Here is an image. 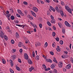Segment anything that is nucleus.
<instances>
[{
    "mask_svg": "<svg viewBox=\"0 0 73 73\" xmlns=\"http://www.w3.org/2000/svg\"><path fill=\"white\" fill-rule=\"evenodd\" d=\"M5 39L6 41L8 40V37L7 36H6V35H5Z\"/></svg>",
    "mask_w": 73,
    "mask_h": 73,
    "instance_id": "nucleus-36",
    "label": "nucleus"
},
{
    "mask_svg": "<svg viewBox=\"0 0 73 73\" xmlns=\"http://www.w3.org/2000/svg\"><path fill=\"white\" fill-rule=\"evenodd\" d=\"M16 37L17 38H19V35L17 32L16 33Z\"/></svg>",
    "mask_w": 73,
    "mask_h": 73,
    "instance_id": "nucleus-13",
    "label": "nucleus"
},
{
    "mask_svg": "<svg viewBox=\"0 0 73 73\" xmlns=\"http://www.w3.org/2000/svg\"><path fill=\"white\" fill-rule=\"evenodd\" d=\"M64 24L67 27H71V25H70V24H69L67 21H65L64 22Z\"/></svg>",
    "mask_w": 73,
    "mask_h": 73,
    "instance_id": "nucleus-2",
    "label": "nucleus"
},
{
    "mask_svg": "<svg viewBox=\"0 0 73 73\" xmlns=\"http://www.w3.org/2000/svg\"><path fill=\"white\" fill-rule=\"evenodd\" d=\"M9 12L8 11H7L6 12V14H9Z\"/></svg>",
    "mask_w": 73,
    "mask_h": 73,
    "instance_id": "nucleus-61",
    "label": "nucleus"
},
{
    "mask_svg": "<svg viewBox=\"0 0 73 73\" xmlns=\"http://www.w3.org/2000/svg\"><path fill=\"white\" fill-rule=\"evenodd\" d=\"M24 12L26 15H27V13H28V11L27 10H25V11Z\"/></svg>",
    "mask_w": 73,
    "mask_h": 73,
    "instance_id": "nucleus-45",
    "label": "nucleus"
},
{
    "mask_svg": "<svg viewBox=\"0 0 73 73\" xmlns=\"http://www.w3.org/2000/svg\"><path fill=\"white\" fill-rule=\"evenodd\" d=\"M55 9L56 11H58V7H56L55 8Z\"/></svg>",
    "mask_w": 73,
    "mask_h": 73,
    "instance_id": "nucleus-57",
    "label": "nucleus"
},
{
    "mask_svg": "<svg viewBox=\"0 0 73 73\" xmlns=\"http://www.w3.org/2000/svg\"><path fill=\"white\" fill-rule=\"evenodd\" d=\"M57 48H56V50H57V52H60L61 51V49L60 48V46H57Z\"/></svg>",
    "mask_w": 73,
    "mask_h": 73,
    "instance_id": "nucleus-8",
    "label": "nucleus"
},
{
    "mask_svg": "<svg viewBox=\"0 0 73 73\" xmlns=\"http://www.w3.org/2000/svg\"><path fill=\"white\" fill-rule=\"evenodd\" d=\"M11 19L12 20H13L15 19V17L13 15H12L11 17Z\"/></svg>",
    "mask_w": 73,
    "mask_h": 73,
    "instance_id": "nucleus-23",
    "label": "nucleus"
},
{
    "mask_svg": "<svg viewBox=\"0 0 73 73\" xmlns=\"http://www.w3.org/2000/svg\"><path fill=\"white\" fill-rule=\"evenodd\" d=\"M63 70L64 72H66V69L65 68H63Z\"/></svg>",
    "mask_w": 73,
    "mask_h": 73,
    "instance_id": "nucleus-59",
    "label": "nucleus"
},
{
    "mask_svg": "<svg viewBox=\"0 0 73 73\" xmlns=\"http://www.w3.org/2000/svg\"><path fill=\"white\" fill-rule=\"evenodd\" d=\"M60 15L62 17H63L64 16V13L60 14Z\"/></svg>",
    "mask_w": 73,
    "mask_h": 73,
    "instance_id": "nucleus-55",
    "label": "nucleus"
},
{
    "mask_svg": "<svg viewBox=\"0 0 73 73\" xmlns=\"http://www.w3.org/2000/svg\"><path fill=\"white\" fill-rule=\"evenodd\" d=\"M54 44H55V42L53 43L52 44V46L54 48V47H55V45H54Z\"/></svg>",
    "mask_w": 73,
    "mask_h": 73,
    "instance_id": "nucleus-53",
    "label": "nucleus"
},
{
    "mask_svg": "<svg viewBox=\"0 0 73 73\" xmlns=\"http://www.w3.org/2000/svg\"><path fill=\"white\" fill-rule=\"evenodd\" d=\"M31 13L32 15L33 16H34L35 17H36V14L33 11H31Z\"/></svg>",
    "mask_w": 73,
    "mask_h": 73,
    "instance_id": "nucleus-7",
    "label": "nucleus"
},
{
    "mask_svg": "<svg viewBox=\"0 0 73 73\" xmlns=\"http://www.w3.org/2000/svg\"><path fill=\"white\" fill-rule=\"evenodd\" d=\"M35 45L36 46H40V43L37 42Z\"/></svg>",
    "mask_w": 73,
    "mask_h": 73,
    "instance_id": "nucleus-24",
    "label": "nucleus"
},
{
    "mask_svg": "<svg viewBox=\"0 0 73 73\" xmlns=\"http://www.w3.org/2000/svg\"><path fill=\"white\" fill-rule=\"evenodd\" d=\"M16 69L18 70V71H20V68L19 66H16Z\"/></svg>",
    "mask_w": 73,
    "mask_h": 73,
    "instance_id": "nucleus-19",
    "label": "nucleus"
},
{
    "mask_svg": "<svg viewBox=\"0 0 73 73\" xmlns=\"http://www.w3.org/2000/svg\"><path fill=\"white\" fill-rule=\"evenodd\" d=\"M11 73H14V71L11 68L9 69Z\"/></svg>",
    "mask_w": 73,
    "mask_h": 73,
    "instance_id": "nucleus-25",
    "label": "nucleus"
},
{
    "mask_svg": "<svg viewBox=\"0 0 73 73\" xmlns=\"http://www.w3.org/2000/svg\"><path fill=\"white\" fill-rule=\"evenodd\" d=\"M71 68V65L70 64H68L67 66H66V69H70Z\"/></svg>",
    "mask_w": 73,
    "mask_h": 73,
    "instance_id": "nucleus-6",
    "label": "nucleus"
},
{
    "mask_svg": "<svg viewBox=\"0 0 73 73\" xmlns=\"http://www.w3.org/2000/svg\"><path fill=\"white\" fill-rule=\"evenodd\" d=\"M58 65H59V68H62V64H58Z\"/></svg>",
    "mask_w": 73,
    "mask_h": 73,
    "instance_id": "nucleus-44",
    "label": "nucleus"
},
{
    "mask_svg": "<svg viewBox=\"0 0 73 73\" xmlns=\"http://www.w3.org/2000/svg\"><path fill=\"white\" fill-rule=\"evenodd\" d=\"M58 25L59 27H60L61 28H62V24H61V23H58Z\"/></svg>",
    "mask_w": 73,
    "mask_h": 73,
    "instance_id": "nucleus-21",
    "label": "nucleus"
},
{
    "mask_svg": "<svg viewBox=\"0 0 73 73\" xmlns=\"http://www.w3.org/2000/svg\"><path fill=\"white\" fill-rule=\"evenodd\" d=\"M53 71L54 72H55V73H57V70L56 69H54Z\"/></svg>",
    "mask_w": 73,
    "mask_h": 73,
    "instance_id": "nucleus-35",
    "label": "nucleus"
},
{
    "mask_svg": "<svg viewBox=\"0 0 73 73\" xmlns=\"http://www.w3.org/2000/svg\"><path fill=\"white\" fill-rule=\"evenodd\" d=\"M15 23H16V24H18L19 23V21H18V20H17L15 21Z\"/></svg>",
    "mask_w": 73,
    "mask_h": 73,
    "instance_id": "nucleus-50",
    "label": "nucleus"
},
{
    "mask_svg": "<svg viewBox=\"0 0 73 73\" xmlns=\"http://www.w3.org/2000/svg\"><path fill=\"white\" fill-rule=\"evenodd\" d=\"M52 20L51 21V23H53V24H54V23H55V21H54V20Z\"/></svg>",
    "mask_w": 73,
    "mask_h": 73,
    "instance_id": "nucleus-32",
    "label": "nucleus"
},
{
    "mask_svg": "<svg viewBox=\"0 0 73 73\" xmlns=\"http://www.w3.org/2000/svg\"><path fill=\"white\" fill-rule=\"evenodd\" d=\"M65 7L66 10L68 11V12H69V13H72V11H73V9H70V8L68 6H66H66H65Z\"/></svg>",
    "mask_w": 73,
    "mask_h": 73,
    "instance_id": "nucleus-1",
    "label": "nucleus"
},
{
    "mask_svg": "<svg viewBox=\"0 0 73 73\" xmlns=\"http://www.w3.org/2000/svg\"><path fill=\"white\" fill-rule=\"evenodd\" d=\"M50 9H51V10H52V11H53V12H55V9H54V8L52 7V6H50Z\"/></svg>",
    "mask_w": 73,
    "mask_h": 73,
    "instance_id": "nucleus-12",
    "label": "nucleus"
},
{
    "mask_svg": "<svg viewBox=\"0 0 73 73\" xmlns=\"http://www.w3.org/2000/svg\"><path fill=\"white\" fill-rule=\"evenodd\" d=\"M55 39L57 41H59V38L57 37Z\"/></svg>",
    "mask_w": 73,
    "mask_h": 73,
    "instance_id": "nucleus-41",
    "label": "nucleus"
},
{
    "mask_svg": "<svg viewBox=\"0 0 73 73\" xmlns=\"http://www.w3.org/2000/svg\"><path fill=\"white\" fill-rule=\"evenodd\" d=\"M0 36L2 38H4V33L3 32H1V33L0 34Z\"/></svg>",
    "mask_w": 73,
    "mask_h": 73,
    "instance_id": "nucleus-5",
    "label": "nucleus"
},
{
    "mask_svg": "<svg viewBox=\"0 0 73 73\" xmlns=\"http://www.w3.org/2000/svg\"><path fill=\"white\" fill-rule=\"evenodd\" d=\"M50 70V68H47V69L46 68L45 69V70L46 71H48V70Z\"/></svg>",
    "mask_w": 73,
    "mask_h": 73,
    "instance_id": "nucleus-31",
    "label": "nucleus"
},
{
    "mask_svg": "<svg viewBox=\"0 0 73 73\" xmlns=\"http://www.w3.org/2000/svg\"><path fill=\"white\" fill-rule=\"evenodd\" d=\"M53 1L56 2V3H58V0H53Z\"/></svg>",
    "mask_w": 73,
    "mask_h": 73,
    "instance_id": "nucleus-49",
    "label": "nucleus"
},
{
    "mask_svg": "<svg viewBox=\"0 0 73 73\" xmlns=\"http://www.w3.org/2000/svg\"><path fill=\"white\" fill-rule=\"evenodd\" d=\"M42 66H43V68H44V69H46V66H45V65L43 64L42 65Z\"/></svg>",
    "mask_w": 73,
    "mask_h": 73,
    "instance_id": "nucleus-40",
    "label": "nucleus"
},
{
    "mask_svg": "<svg viewBox=\"0 0 73 73\" xmlns=\"http://www.w3.org/2000/svg\"><path fill=\"white\" fill-rule=\"evenodd\" d=\"M51 68L52 69H54V64H52L51 66Z\"/></svg>",
    "mask_w": 73,
    "mask_h": 73,
    "instance_id": "nucleus-26",
    "label": "nucleus"
},
{
    "mask_svg": "<svg viewBox=\"0 0 73 73\" xmlns=\"http://www.w3.org/2000/svg\"><path fill=\"white\" fill-rule=\"evenodd\" d=\"M64 53H65V54H67V53H68V51H64Z\"/></svg>",
    "mask_w": 73,
    "mask_h": 73,
    "instance_id": "nucleus-63",
    "label": "nucleus"
},
{
    "mask_svg": "<svg viewBox=\"0 0 73 73\" xmlns=\"http://www.w3.org/2000/svg\"><path fill=\"white\" fill-rule=\"evenodd\" d=\"M22 45H23V44H21V42L19 43V44H18V46L19 47H21Z\"/></svg>",
    "mask_w": 73,
    "mask_h": 73,
    "instance_id": "nucleus-27",
    "label": "nucleus"
},
{
    "mask_svg": "<svg viewBox=\"0 0 73 73\" xmlns=\"http://www.w3.org/2000/svg\"><path fill=\"white\" fill-rule=\"evenodd\" d=\"M51 18L52 19V20H54V17H53V16L52 15H51Z\"/></svg>",
    "mask_w": 73,
    "mask_h": 73,
    "instance_id": "nucleus-38",
    "label": "nucleus"
},
{
    "mask_svg": "<svg viewBox=\"0 0 73 73\" xmlns=\"http://www.w3.org/2000/svg\"><path fill=\"white\" fill-rule=\"evenodd\" d=\"M24 57L25 59H26V60H28V58H29V57H28V54H27V53H24Z\"/></svg>",
    "mask_w": 73,
    "mask_h": 73,
    "instance_id": "nucleus-3",
    "label": "nucleus"
},
{
    "mask_svg": "<svg viewBox=\"0 0 73 73\" xmlns=\"http://www.w3.org/2000/svg\"><path fill=\"white\" fill-rule=\"evenodd\" d=\"M20 14L21 15V16H23L24 15V14L22 13V12Z\"/></svg>",
    "mask_w": 73,
    "mask_h": 73,
    "instance_id": "nucleus-64",
    "label": "nucleus"
},
{
    "mask_svg": "<svg viewBox=\"0 0 73 73\" xmlns=\"http://www.w3.org/2000/svg\"><path fill=\"white\" fill-rule=\"evenodd\" d=\"M17 12L19 13V14H20V13L21 12V11L20 10H17Z\"/></svg>",
    "mask_w": 73,
    "mask_h": 73,
    "instance_id": "nucleus-37",
    "label": "nucleus"
},
{
    "mask_svg": "<svg viewBox=\"0 0 73 73\" xmlns=\"http://www.w3.org/2000/svg\"><path fill=\"white\" fill-rule=\"evenodd\" d=\"M33 10L35 12H37L38 11V9L36 7H33Z\"/></svg>",
    "mask_w": 73,
    "mask_h": 73,
    "instance_id": "nucleus-4",
    "label": "nucleus"
},
{
    "mask_svg": "<svg viewBox=\"0 0 73 73\" xmlns=\"http://www.w3.org/2000/svg\"><path fill=\"white\" fill-rule=\"evenodd\" d=\"M34 69V68L33 67H31L29 68V72H32V70Z\"/></svg>",
    "mask_w": 73,
    "mask_h": 73,
    "instance_id": "nucleus-16",
    "label": "nucleus"
},
{
    "mask_svg": "<svg viewBox=\"0 0 73 73\" xmlns=\"http://www.w3.org/2000/svg\"><path fill=\"white\" fill-rule=\"evenodd\" d=\"M10 10L11 11H10L11 12H12V13H13V11L12 9H10Z\"/></svg>",
    "mask_w": 73,
    "mask_h": 73,
    "instance_id": "nucleus-51",
    "label": "nucleus"
},
{
    "mask_svg": "<svg viewBox=\"0 0 73 73\" xmlns=\"http://www.w3.org/2000/svg\"><path fill=\"white\" fill-rule=\"evenodd\" d=\"M45 45L46 46V47H47V46H48V43L47 42H46V43L45 44Z\"/></svg>",
    "mask_w": 73,
    "mask_h": 73,
    "instance_id": "nucleus-54",
    "label": "nucleus"
},
{
    "mask_svg": "<svg viewBox=\"0 0 73 73\" xmlns=\"http://www.w3.org/2000/svg\"><path fill=\"white\" fill-rule=\"evenodd\" d=\"M60 44L61 45H62L64 43V42H63V41L61 40L59 42Z\"/></svg>",
    "mask_w": 73,
    "mask_h": 73,
    "instance_id": "nucleus-29",
    "label": "nucleus"
},
{
    "mask_svg": "<svg viewBox=\"0 0 73 73\" xmlns=\"http://www.w3.org/2000/svg\"><path fill=\"white\" fill-rule=\"evenodd\" d=\"M2 62L3 63V64H5L6 62H5V60H4V59H2Z\"/></svg>",
    "mask_w": 73,
    "mask_h": 73,
    "instance_id": "nucleus-28",
    "label": "nucleus"
},
{
    "mask_svg": "<svg viewBox=\"0 0 73 73\" xmlns=\"http://www.w3.org/2000/svg\"><path fill=\"white\" fill-rule=\"evenodd\" d=\"M10 62L11 63V66H13V61L11 59H10Z\"/></svg>",
    "mask_w": 73,
    "mask_h": 73,
    "instance_id": "nucleus-10",
    "label": "nucleus"
},
{
    "mask_svg": "<svg viewBox=\"0 0 73 73\" xmlns=\"http://www.w3.org/2000/svg\"><path fill=\"white\" fill-rule=\"evenodd\" d=\"M11 44H14L15 43V42L14 41V40H13V39H12V40H11Z\"/></svg>",
    "mask_w": 73,
    "mask_h": 73,
    "instance_id": "nucleus-33",
    "label": "nucleus"
},
{
    "mask_svg": "<svg viewBox=\"0 0 73 73\" xmlns=\"http://www.w3.org/2000/svg\"><path fill=\"white\" fill-rule=\"evenodd\" d=\"M50 54L51 55H54V53L53 51L50 52Z\"/></svg>",
    "mask_w": 73,
    "mask_h": 73,
    "instance_id": "nucleus-39",
    "label": "nucleus"
},
{
    "mask_svg": "<svg viewBox=\"0 0 73 73\" xmlns=\"http://www.w3.org/2000/svg\"><path fill=\"white\" fill-rule=\"evenodd\" d=\"M40 28H42V25L41 24H40L39 25Z\"/></svg>",
    "mask_w": 73,
    "mask_h": 73,
    "instance_id": "nucleus-48",
    "label": "nucleus"
},
{
    "mask_svg": "<svg viewBox=\"0 0 73 73\" xmlns=\"http://www.w3.org/2000/svg\"><path fill=\"white\" fill-rule=\"evenodd\" d=\"M62 32H63V33H64V34H65V29H62Z\"/></svg>",
    "mask_w": 73,
    "mask_h": 73,
    "instance_id": "nucleus-34",
    "label": "nucleus"
},
{
    "mask_svg": "<svg viewBox=\"0 0 73 73\" xmlns=\"http://www.w3.org/2000/svg\"><path fill=\"white\" fill-rule=\"evenodd\" d=\"M52 35L53 37H54L56 36V33L54 32H53L52 34Z\"/></svg>",
    "mask_w": 73,
    "mask_h": 73,
    "instance_id": "nucleus-30",
    "label": "nucleus"
},
{
    "mask_svg": "<svg viewBox=\"0 0 73 73\" xmlns=\"http://www.w3.org/2000/svg\"><path fill=\"white\" fill-rule=\"evenodd\" d=\"M28 62L29 64H32V61L31 60H30L29 59H28Z\"/></svg>",
    "mask_w": 73,
    "mask_h": 73,
    "instance_id": "nucleus-11",
    "label": "nucleus"
},
{
    "mask_svg": "<svg viewBox=\"0 0 73 73\" xmlns=\"http://www.w3.org/2000/svg\"><path fill=\"white\" fill-rule=\"evenodd\" d=\"M17 16L18 17H20V15L18 14H16Z\"/></svg>",
    "mask_w": 73,
    "mask_h": 73,
    "instance_id": "nucleus-47",
    "label": "nucleus"
},
{
    "mask_svg": "<svg viewBox=\"0 0 73 73\" xmlns=\"http://www.w3.org/2000/svg\"><path fill=\"white\" fill-rule=\"evenodd\" d=\"M11 57H13V60H15V59L16 57V56L15 55H13Z\"/></svg>",
    "mask_w": 73,
    "mask_h": 73,
    "instance_id": "nucleus-22",
    "label": "nucleus"
},
{
    "mask_svg": "<svg viewBox=\"0 0 73 73\" xmlns=\"http://www.w3.org/2000/svg\"><path fill=\"white\" fill-rule=\"evenodd\" d=\"M53 58H54V60H53L54 62H56V64H57V63H58V62H57V61L56 60V58L54 57Z\"/></svg>",
    "mask_w": 73,
    "mask_h": 73,
    "instance_id": "nucleus-14",
    "label": "nucleus"
},
{
    "mask_svg": "<svg viewBox=\"0 0 73 73\" xmlns=\"http://www.w3.org/2000/svg\"><path fill=\"white\" fill-rule=\"evenodd\" d=\"M47 25H48V26H50V27H51V26H52L51 23H50V22L49 21H47Z\"/></svg>",
    "mask_w": 73,
    "mask_h": 73,
    "instance_id": "nucleus-17",
    "label": "nucleus"
},
{
    "mask_svg": "<svg viewBox=\"0 0 73 73\" xmlns=\"http://www.w3.org/2000/svg\"><path fill=\"white\" fill-rule=\"evenodd\" d=\"M17 25V26H18V27H22V26H23V28H24V27H25V26L24 25Z\"/></svg>",
    "mask_w": 73,
    "mask_h": 73,
    "instance_id": "nucleus-20",
    "label": "nucleus"
},
{
    "mask_svg": "<svg viewBox=\"0 0 73 73\" xmlns=\"http://www.w3.org/2000/svg\"><path fill=\"white\" fill-rule=\"evenodd\" d=\"M60 14H61L63 13H64V12H63V11H62L60 10Z\"/></svg>",
    "mask_w": 73,
    "mask_h": 73,
    "instance_id": "nucleus-56",
    "label": "nucleus"
},
{
    "mask_svg": "<svg viewBox=\"0 0 73 73\" xmlns=\"http://www.w3.org/2000/svg\"><path fill=\"white\" fill-rule=\"evenodd\" d=\"M53 29L55 30H56V27L54 26H53Z\"/></svg>",
    "mask_w": 73,
    "mask_h": 73,
    "instance_id": "nucleus-60",
    "label": "nucleus"
},
{
    "mask_svg": "<svg viewBox=\"0 0 73 73\" xmlns=\"http://www.w3.org/2000/svg\"><path fill=\"white\" fill-rule=\"evenodd\" d=\"M28 17H29L30 20H33V18L32 16L29 15Z\"/></svg>",
    "mask_w": 73,
    "mask_h": 73,
    "instance_id": "nucleus-15",
    "label": "nucleus"
},
{
    "mask_svg": "<svg viewBox=\"0 0 73 73\" xmlns=\"http://www.w3.org/2000/svg\"><path fill=\"white\" fill-rule=\"evenodd\" d=\"M33 57H35V52H33Z\"/></svg>",
    "mask_w": 73,
    "mask_h": 73,
    "instance_id": "nucleus-42",
    "label": "nucleus"
},
{
    "mask_svg": "<svg viewBox=\"0 0 73 73\" xmlns=\"http://www.w3.org/2000/svg\"><path fill=\"white\" fill-rule=\"evenodd\" d=\"M23 4H24L25 5H27V4H28V3H27V2L24 1L23 2Z\"/></svg>",
    "mask_w": 73,
    "mask_h": 73,
    "instance_id": "nucleus-43",
    "label": "nucleus"
},
{
    "mask_svg": "<svg viewBox=\"0 0 73 73\" xmlns=\"http://www.w3.org/2000/svg\"><path fill=\"white\" fill-rule=\"evenodd\" d=\"M5 15L6 17H11V15L10 14H5Z\"/></svg>",
    "mask_w": 73,
    "mask_h": 73,
    "instance_id": "nucleus-18",
    "label": "nucleus"
},
{
    "mask_svg": "<svg viewBox=\"0 0 73 73\" xmlns=\"http://www.w3.org/2000/svg\"><path fill=\"white\" fill-rule=\"evenodd\" d=\"M37 2L39 4H40V1H39V0H37Z\"/></svg>",
    "mask_w": 73,
    "mask_h": 73,
    "instance_id": "nucleus-62",
    "label": "nucleus"
},
{
    "mask_svg": "<svg viewBox=\"0 0 73 73\" xmlns=\"http://www.w3.org/2000/svg\"><path fill=\"white\" fill-rule=\"evenodd\" d=\"M19 52L21 53H22L23 52V49L21 48V49L19 50Z\"/></svg>",
    "mask_w": 73,
    "mask_h": 73,
    "instance_id": "nucleus-52",
    "label": "nucleus"
},
{
    "mask_svg": "<svg viewBox=\"0 0 73 73\" xmlns=\"http://www.w3.org/2000/svg\"><path fill=\"white\" fill-rule=\"evenodd\" d=\"M46 1L47 2V3H50V1H49V0H46Z\"/></svg>",
    "mask_w": 73,
    "mask_h": 73,
    "instance_id": "nucleus-58",
    "label": "nucleus"
},
{
    "mask_svg": "<svg viewBox=\"0 0 73 73\" xmlns=\"http://www.w3.org/2000/svg\"><path fill=\"white\" fill-rule=\"evenodd\" d=\"M18 61L19 62H20V63H21V59H18Z\"/></svg>",
    "mask_w": 73,
    "mask_h": 73,
    "instance_id": "nucleus-46",
    "label": "nucleus"
},
{
    "mask_svg": "<svg viewBox=\"0 0 73 73\" xmlns=\"http://www.w3.org/2000/svg\"><path fill=\"white\" fill-rule=\"evenodd\" d=\"M46 62H52V60H51V59H47L46 60Z\"/></svg>",
    "mask_w": 73,
    "mask_h": 73,
    "instance_id": "nucleus-9",
    "label": "nucleus"
}]
</instances>
